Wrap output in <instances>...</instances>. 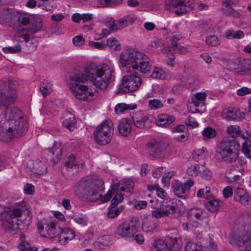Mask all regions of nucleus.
<instances>
[{
  "label": "nucleus",
  "mask_w": 251,
  "mask_h": 251,
  "mask_svg": "<svg viewBox=\"0 0 251 251\" xmlns=\"http://www.w3.org/2000/svg\"><path fill=\"white\" fill-rule=\"evenodd\" d=\"M3 86L0 89V107L11 102L15 98L14 90L11 89V82L5 78L2 80Z\"/></svg>",
  "instance_id": "obj_16"
},
{
  "label": "nucleus",
  "mask_w": 251,
  "mask_h": 251,
  "mask_svg": "<svg viewBox=\"0 0 251 251\" xmlns=\"http://www.w3.org/2000/svg\"><path fill=\"white\" fill-rule=\"evenodd\" d=\"M205 42L207 46L211 47H216L220 44L219 39L215 35L207 36Z\"/></svg>",
  "instance_id": "obj_51"
},
{
  "label": "nucleus",
  "mask_w": 251,
  "mask_h": 251,
  "mask_svg": "<svg viewBox=\"0 0 251 251\" xmlns=\"http://www.w3.org/2000/svg\"><path fill=\"white\" fill-rule=\"evenodd\" d=\"M17 35L19 38H23V41L25 42H28L29 41V27L26 28L25 27H20L17 30Z\"/></svg>",
  "instance_id": "obj_45"
},
{
  "label": "nucleus",
  "mask_w": 251,
  "mask_h": 251,
  "mask_svg": "<svg viewBox=\"0 0 251 251\" xmlns=\"http://www.w3.org/2000/svg\"><path fill=\"white\" fill-rule=\"evenodd\" d=\"M26 172L30 176H40L47 172V165L44 161L37 160L33 163L32 168L28 166L26 168Z\"/></svg>",
  "instance_id": "obj_20"
},
{
  "label": "nucleus",
  "mask_w": 251,
  "mask_h": 251,
  "mask_svg": "<svg viewBox=\"0 0 251 251\" xmlns=\"http://www.w3.org/2000/svg\"><path fill=\"white\" fill-rule=\"evenodd\" d=\"M24 117L21 111L17 107L6 108L0 115V128L6 126L7 123L13 122Z\"/></svg>",
  "instance_id": "obj_14"
},
{
  "label": "nucleus",
  "mask_w": 251,
  "mask_h": 251,
  "mask_svg": "<svg viewBox=\"0 0 251 251\" xmlns=\"http://www.w3.org/2000/svg\"><path fill=\"white\" fill-rule=\"evenodd\" d=\"M165 242L169 245L170 251L177 245V239L176 237H167Z\"/></svg>",
  "instance_id": "obj_62"
},
{
  "label": "nucleus",
  "mask_w": 251,
  "mask_h": 251,
  "mask_svg": "<svg viewBox=\"0 0 251 251\" xmlns=\"http://www.w3.org/2000/svg\"><path fill=\"white\" fill-rule=\"evenodd\" d=\"M222 116L223 119L228 121H235L236 119L240 118L241 115L237 109L229 107L223 111Z\"/></svg>",
  "instance_id": "obj_28"
},
{
  "label": "nucleus",
  "mask_w": 251,
  "mask_h": 251,
  "mask_svg": "<svg viewBox=\"0 0 251 251\" xmlns=\"http://www.w3.org/2000/svg\"><path fill=\"white\" fill-rule=\"evenodd\" d=\"M102 6L114 7L122 3V0H99Z\"/></svg>",
  "instance_id": "obj_52"
},
{
  "label": "nucleus",
  "mask_w": 251,
  "mask_h": 251,
  "mask_svg": "<svg viewBox=\"0 0 251 251\" xmlns=\"http://www.w3.org/2000/svg\"><path fill=\"white\" fill-rule=\"evenodd\" d=\"M75 233L72 229L65 228L61 231L58 235V242L62 245L68 243L75 237Z\"/></svg>",
  "instance_id": "obj_24"
},
{
  "label": "nucleus",
  "mask_w": 251,
  "mask_h": 251,
  "mask_svg": "<svg viewBox=\"0 0 251 251\" xmlns=\"http://www.w3.org/2000/svg\"><path fill=\"white\" fill-rule=\"evenodd\" d=\"M51 160L54 164L57 163L62 157V149L61 146L57 143H54L53 147L49 149Z\"/></svg>",
  "instance_id": "obj_29"
},
{
  "label": "nucleus",
  "mask_w": 251,
  "mask_h": 251,
  "mask_svg": "<svg viewBox=\"0 0 251 251\" xmlns=\"http://www.w3.org/2000/svg\"><path fill=\"white\" fill-rule=\"evenodd\" d=\"M201 177L205 180H209L212 178V174L211 172L204 166L201 165L200 174Z\"/></svg>",
  "instance_id": "obj_55"
},
{
  "label": "nucleus",
  "mask_w": 251,
  "mask_h": 251,
  "mask_svg": "<svg viewBox=\"0 0 251 251\" xmlns=\"http://www.w3.org/2000/svg\"><path fill=\"white\" fill-rule=\"evenodd\" d=\"M42 27V20L39 17H32L28 26L29 32L33 34L40 30Z\"/></svg>",
  "instance_id": "obj_32"
},
{
  "label": "nucleus",
  "mask_w": 251,
  "mask_h": 251,
  "mask_svg": "<svg viewBox=\"0 0 251 251\" xmlns=\"http://www.w3.org/2000/svg\"><path fill=\"white\" fill-rule=\"evenodd\" d=\"M27 123L24 117L7 123L6 126L0 128V139L8 142L13 138L22 136L27 131Z\"/></svg>",
  "instance_id": "obj_7"
},
{
  "label": "nucleus",
  "mask_w": 251,
  "mask_h": 251,
  "mask_svg": "<svg viewBox=\"0 0 251 251\" xmlns=\"http://www.w3.org/2000/svg\"><path fill=\"white\" fill-rule=\"evenodd\" d=\"M165 102V100L162 101L157 99H154L149 101L148 106L152 110H156L162 107Z\"/></svg>",
  "instance_id": "obj_44"
},
{
  "label": "nucleus",
  "mask_w": 251,
  "mask_h": 251,
  "mask_svg": "<svg viewBox=\"0 0 251 251\" xmlns=\"http://www.w3.org/2000/svg\"><path fill=\"white\" fill-rule=\"evenodd\" d=\"M115 69L113 66L103 63L91 65L88 69L90 81L96 87L105 89L115 79Z\"/></svg>",
  "instance_id": "obj_4"
},
{
  "label": "nucleus",
  "mask_w": 251,
  "mask_h": 251,
  "mask_svg": "<svg viewBox=\"0 0 251 251\" xmlns=\"http://www.w3.org/2000/svg\"><path fill=\"white\" fill-rule=\"evenodd\" d=\"M119 133L123 136H127L132 131V123L127 118H123L119 122L117 127Z\"/></svg>",
  "instance_id": "obj_22"
},
{
  "label": "nucleus",
  "mask_w": 251,
  "mask_h": 251,
  "mask_svg": "<svg viewBox=\"0 0 251 251\" xmlns=\"http://www.w3.org/2000/svg\"><path fill=\"white\" fill-rule=\"evenodd\" d=\"M117 205H113V204H111L107 213V216L108 218H115L118 216L125 208L124 205H121L119 207H117Z\"/></svg>",
  "instance_id": "obj_38"
},
{
  "label": "nucleus",
  "mask_w": 251,
  "mask_h": 251,
  "mask_svg": "<svg viewBox=\"0 0 251 251\" xmlns=\"http://www.w3.org/2000/svg\"><path fill=\"white\" fill-rule=\"evenodd\" d=\"M107 45L113 50H121V45L119 42L114 37H110L107 41Z\"/></svg>",
  "instance_id": "obj_48"
},
{
  "label": "nucleus",
  "mask_w": 251,
  "mask_h": 251,
  "mask_svg": "<svg viewBox=\"0 0 251 251\" xmlns=\"http://www.w3.org/2000/svg\"><path fill=\"white\" fill-rule=\"evenodd\" d=\"M113 124L110 120H106L98 126L95 129V139L100 145H105L111 140L113 132Z\"/></svg>",
  "instance_id": "obj_9"
},
{
  "label": "nucleus",
  "mask_w": 251,
  "mask_h": 251,
  "mask_svg": "<svg viewBox=\"0 0 251 251\" xmlns=\"http://www.w3.org/2000/svg\"><path fill=\"white\" fill-rule=\"evenodd\" d=\"M191 103L195 106V110L192 111L193 113L200 112L205 109L203 102L199 101L194 98H191Z\"/></svg>",
  "instance_id": "obj_54"
},
{
  "label": "nucleus",
  "mask_w": 251,
  "mask_h": 251,
  "mask_svg": "<svg viewBox=\"0 0 251 251\" xmlns=\"http://www.w3.org/2000/svg\"><path fill=\"white\" fill-rule=\"evenodd\" d=\"M151 76L154 79L161 80L167 79L169 77L166 72L162 68L157 67L153 68Z\"/></svg>",
  "instance_id": "obj_33"
},
{
  "label": "nucleus",
  "mask_w": 251,
  "mask_h": 251,
  "mask_svg": "<svg viewBox=\"0 0 251 251\" xmlns=\"http://www.w3.org/2000/svg\"><path fill=\"white\" fill-rule=\"evenodd\" d=\"M90 79L88 76V71L86 74L76 72L74 73V75L70 78L69 88L73 95L77 99L82 101H91L94 95L91 92L86 84Z\"/></svg>",
  "instance_id": "obj_5"
},
{
  "label": "nucleus",
  "mask_w": 251,
  "mask_h": 251,
  "mask_svg": "<svg viewBox=\"0 0 251 251\" xmlns=\"http://www.w3.org/2000/svg\"><path fill=\"white\" fill-rule=\"evenodd\" d=\"M113 185L115 189H119L120 191L125 192L126 196L128 197L133 192L134 183L130 179H125Z\"/></svg>",
  "instance_id": "obj_21"
},
{
  "label": "nucleus",
  "mask_w": 251,
  "mask_h": 251,
  "mask_svg": "<svg viewBox=\"0 0 251 251\" xmlns=\"http://www.w3.org/2000/svg\"><path fill=\"white\" fill-rule=\"evenodd\" d=\"M229 241L233 247L241 251H251V214L248 224L230 232Z\"/></svg>",
  "instance_id": "obj_6"
},
{
  "label": "nucleus",
  "mask_w": 251,
  "mask_h": 251,
  "mask_svg": "<svg viewBox=\"0 0 251 251\" xmlns=\"http://www.w3.org/2000/svg\"><path fill=\"white\" fill-rule=\"evenodd\" d=\"M70 116L65 119L62 122V126L70 131H72L75 127L76 121L74 115L69 114Z\"/></svg>",
  "instance_id": "obj_37"
},
{
  "label": "nucleus",
  "mask_w": 251,
  "mask_h": 251,
  "mask_svg": "<svg viewBox=\"0 0 251 251\" xmlns=\"http://www.w3.org/2000/svg\"><path fill=\"white\" fill-rule=\"evenodd\" d=\"M136 19V17L133 14L126 15L117 20V24L119 30L122 29L133 24Z\"/></svg>",
  "instance_id": "obj_26"
},
{
  "label": "nucleus",
  "mask_w": 251,
  "mask_h": 251,
  "mask_svg": "<svg viewBox=\"0 0 251 251\" xmlns=\"http://www.w3.org/2000/svg\"><path fill=\"white\" fill-rule=\"evenodd\" d=\"M32 17V16L28 13L19 11H16L15 15V19L19 24L23 25H26L28 24H29Z\"/></svg>",
  "instance_id": "obj_35"
},
{
  "label": "nucleus",
  "mask_w": 251,
  "mask_h": 251,
  "mask_svg": "<svg viewBox=\"0 0 251 251\" xmlns=\"http://www.w3.org/2000/svg\"><path fill=\"white\" fill-rule=\"evenodd\" d=\"M221 204H222V201L218 199L214 198L208 199L205 203V207L208 211L214 213L218 210Z\"/></svg>",
  "instance_id": "obj_30"
},
{
  "label": "nucleus",
  "mask_w": 251,
  "mask_h": 251,
  "mask_svg": "<svg viewBox=\"0 0 251 251\" xmlns=\"http://www.w3.org/2000/svg\"><path fill=\"white\" fill-rule=\"evenodd\" d=\"M151 116L145 115L142 111L135 112L132 117V120L134 125L140 129L149 128L152 123Z\"/></svg>",
  "instance_id": "obj_18"
},
{
  "label": "nucleus",
  "mask_w": 251,
  "mask_h": 251,
  "mask_svg": "<svg viewBox=\"0 0 251 251\" xmlns=\"http://www.w3.org/2000/svg\"><path fill=\"white\" fill-rule=\"evenodd\" d=\"M50 82L47 80H44L40 86V91L44 97H46L50 93L49 87L50 86Z\"/></svg>",
  "instance_id": "obj_56"
},
{
  "label": "nucleus",
  "mask_w": 251,
  "mask_h": 251,
  "mask_svg": "<svg viewBox=\"0 0 251 251\" xmlns=\"http://www.w3.org/2000/svg\"><path fill=\"white\" fill-rule=\"evenodd\" d=\"M238 147L234 140H223L216 149V154L219 155L226 163H232L238 157Z\"/></svg>",
  "instance_id": "obj_8"
},
{
  "label": "nucleus",
  "mask_w": 251,
  "mask_h": 251,
  "mask_svg": "<svg viewBox=\"0 0 251 251\" xmlns=\"http://www.w3.org/2000/svg\"><path fill=\"white\" fill-rule=\"evenodd\" d=\"M203 211L198 208L191 209L188 213V220L190 224L195 227L199 226L198 220L201 219Z\"/></svg>",
  "instance_id": "obj_25"
},
{
  "label": "nucleus",
  "mask_w": 251,
  "mask_h": 251,
  "mask_svg": "<svg viewBox=\"0 0 251 251\" xmlns=\"http://www.w3.org/2000/svg\"><path fill=\"white\" fill-rule=\"evenodd\" d=\"M18 248L20 251H37V248L35 247H30L28 242L22 240L19 244Z\"/></svg>",
  "instance_id": "obj_53"
},
{
  "label": "nucleus",
  "mask_w": 251,
  "mask_h": 251,
  "mask_svg": "<svg viewBox=\"0 0 251 251\" xmlns=\"http://www.w3.org/2000/svg\"><path fill=\"white\" fill-rule=\"evenodd\" d=\"M169 245L165 241L158 240L155 241L153 244L152 251H170Z\"/></svg>",
  "instance_id": "obj_39"
},
{
  "label": "nucleus",
  "mask_w": 251,
  "mask_h": 251,
  "mask_svg": "<svg viewBox=\"0 0 251 251\" xmlns=\"http://www.w3.org/2000/svg\"><path fill=\"white\" fill-rule=\"evenodd\" d=\"M135 73H130L123 77L121 83L118 86V93H130L138 89L142 83V79Z\"/></svg>",
  "instance_id": "obj_10"
},
{
  "label": "nucleus",
  "mask_w": 251,
  "mask_h": 251,
  "mask_svg": "<svg viewBox=\"0 0 251 251\" xmlns=\"http://www.w3.org/2000/svg\"><path fill=\"white\" fill-rule=\"evenodd\" d=\"M244 36V32L240 30H229L226 32V37L228 39H241Z\"/></svg>",
  "instance_id": "obj_43"
},
{
  "label": "nucleus",
  "mask_w": 251,
  "mask_h": 251,
  "mask_svg": "<svg viewBox=\"0 0 251 251\" xmlns=\"http://www.w3.org/2000/svg\"><path fill=\"white\" fill-rule=\"evenodd\" d=\"M73 220L77 223L82 225H86L87 220L82 214L74 215L72 217Z\"/></svg>",
  "instance_id": "obj_61"
},
{
  "label": "nucleus",
  "mask_w": 251,
  "mask_h": 251,
  "mask_svg": "<svg viewBox=\"0 0 251 251\" xmlns=\"http://www.w3.org/2000/svg\"><path fill=\"white\" fill-rule=\"evenodd\" d=\"M210 237L207 236L204 237L201 240L197 239V242L194 243L195 245H198V246L201 247V250L206 251H207V247L208 244V242L210 239Z\"/></svg>",
  "instance_id": "obj_58"
},
{
  "label": "nucleus",
  "mask_w": 251,
  "mask_h": 251,
  "mask_svg": "<svg viewBox=\"0 0 251 251\" xmlns=\"http://www.w3.org/2000/svg\"><path fill=\"white\" fill-rule=\"evenodd\" d=\"M16 11L9 9H4L0 12V22L5 23L11 21L14 18Z\"/></svg>",
  "instance_id": "obj_36"
},
{
  "label": "nucleus",
  "mask_w": 251,
  "mask_h": 251,
  "mask_svg": "<svg viewBox=\"0 0 251 251\" xmlns=\"http://www.w3.org/2000/svg\"><path fill=\"white\" fill-rule=\"evenodd\" d=\"M222 12L225 15L234 18H238L240 15L238 12L232 8L231 4H222Z\"/></svg>",
  "instance_id": "obj_40"
},
{
  "label": "nucleus",
  "mask_w": 251,
  "mask_h": 251,
  "mask_svg": "<svg viewBox=\"0 0 251 251\" xmlns=\"http://www.w3.org/2000/svg\"><path fill=\"white\" fill-rule=\"evenodd\" d=\"M195 5L194 0H166L165 8L177 15H180L192 9Z\"/></svg>",
  "instance_id": "obj_11"
},
{
  "label": "nucleus",
  "mask_w": 251,
  "mask_h": 251,
  "mask_svg": "<svg viewBox=\"0 0 251 251\" xmlns=\"http://www.w3.org/2000/svg\"><path fill=\"white\" fill-rule=\"evenodd\" d=\"M155 227V223L151 220L145 219L143 220L142 228L144 231L146 232H150L153 230Z\"/></svg>",
  "instance_id": "obj_46"
},
{
  "label": "nucleus",
  "mask_w": 251,
  "mask_h": 251,
  "mask_svg": "<svg viewBox=\"0 0 251 251\" xmlns=\"http://www.w3.org/2000/svg\"><path fill=\"white\" fill-rule=\"evenodd\" d=\"M37 227L42 236L50 238L58 236L61 231V228L55 220L45 223L39 222Z\"/></svg>",
  "instance_id": "obj_13"
},
{
  "label": "nucleus",
  "mask_w": 251,
  "mask_h": 251,
  "mask_svg": "<svg viewBox=\"0 0 251 251\" xmlns=\"http://www.w3.org/2000/svg\"><path fill=\"white\" fill-rule=\"evenodd\" d=\"M136 108V104L119 103L116 105L115 111L117 114H121L126 110H132Z\"/></svg>",
  "instance_id": "obj_41"
},
{
  "label": "nucleus",
  "mask_w": 251,
  "mask_h": 251,
  "mask_svg": "<svg viewBox=\"0 0 251 251\" xmlns=\"http://www.w3.org/2000/svg\"><path fill=\"white\" fill-rule=\"evenodd\" d=\"M168 144L160 141H151L148 144L147 151L150 156L163 158L166 155Z\"/></svg>",
  "instance_id": "obj_15"
},
{
  "label": "nucleus",
  "mask_w": 251,
  "mask_h": 251,
  "mask_svg": "<svg viewBox=\"0 0 251 251\" xmlns=\"http://www.w3.org/2000/svg\"><path fill=\"white\" fill-rule=\"evenodd\" d=\"M239 182L233 183L234 199L236 201L239 202L242 205H249L251 204V197L241 187L242 180L239 179Z\"/></svg>",
  "instance_id": "obj_17"
},
{
  "label": "nucleus",
  "mask_w": 251,
  "mask_h": 251,
  "mask_svg": "<svg viewBox=\"0 0 251 251\" xmlns=\"http://www.w3.org/2000/svg\"><path fill=\"white\" fill-rule=\"evenodd\" d=\"M176 203L173 202H167L165 205H163L162 209L165 216H169L172 218L175 217L176 210Z\"/></svg>",
  "instance_id": "obj_34"
},
{
  "label": "nucleus",
  "mask_w": 251,
  "mask_h": 251,
  "mask_svg": "<svg viewBox=\"0 0 251 251\" xmlns=\"http://www.w3.org/2000/svg\"><path fill=\"white\" fill-rule=\"evenodd\" d=\"M175 120V118L173 116L168 114H162L158 117L156 125L158 126H166L172 124Z\"/></svg>",
  "instance_id": "obj_31"
},
{
  "label": "nucleus",
  "mask_w": 251,
  "mask_h": 251,
  "mask_svg": "<svg viewBox=\"0 0 251 251\" xmlns=\"http://www.w3.org/2000/svg\"><path fill=\"white\" fill-rule=\"evenodd\" d=\"M32 219L25 201L16 203L0 211V221L2 228L11 234L26 230Z\"/></svg>",
  "instance_id": "obj_1"
},
{
  "label": "nucleus",
  "mask_w": 251,
  "mask_h": 251,
  "mask_svg": "<svg viewBox=\"0 0 251 251\" xmlns=\"http://www.w3.org/2000/svg\"><path fill=\"white\" fill-rule=\"evenodd\" d=\"M197 195L200 198L209 199V198L212 196V194L210 192V188L206 186L204 188L200 189L198 191Z\"/></svg>",
  "instance_id": "obj_50"
},
{
  "label": "nucleus",
  "mask_w": 251,
  "mask_h": 251,
  "mask_svg": "<svg viewBox=\"0 0 251 251\" xmlns=\"http://www.w3.org/2000/svg\"><path fill=\"white\" fill-rule=\"evenodd\" d=\"M185 123L188 126L192 127H196L199 126L198 123L196 121L195 118L190 116L186 119Z\"/></svg>",
  "instance_id": "obj_64"
},
{
  "label": "nucleus",
  "mask_w": 251,
  "mask_h": 251,
  "mask_svg": "<svg viewBox=\"0 0 251 251\" xmlns=\"http://www.w3.org/2000/svg\"><path fill=\"white\" fill-rule=\"evenodd\" d=\"M105 25L112 31H116L119 30L117 24V20H114L113 18L106 19L105 21Z\"/></svg>",
  "instance_id": "obj_57"
},
{
  "label": "nucleus",
  "mask_w": 251,
  "mask_h": 251,
  "mask_svg": "<svg viewBox=\"0 0 251 251\" xmlns=\"http://www.w3.org/2000/svg\"><path fill=\"white\" fill-rule=\"evenodd\" d=\"M21 49V46L18 45L12 47H9L3 48L2 50L4 53H16L20 52Z\"/></svg>",
  "instance_id": "obj_59"
},
{
  "label": "nucleus",
  "mask_w": 251,
  "mask_h": 251,
  "mask_svg": "<svg viewBox=\"0 0 251 251\" xmlns=\"http://www.w3.org/2000/svg\"><path fill=\"white\" fill-rule=\"evenodd\" d=\"M243 74L251 75V60H248L246 65L244 66L241 71Z\"/></svg>",
  "instance_id": "obj_63"
},
{
  "label": "nucleus",
  "mask_w": 251,
  "mask_h": 251,
  "mask_svg": "<svg viewBox=\"0 0 251 251\" xmlns=\"http://www.w3.org/2000/svg\"><path fill=\"white\" fill-rule=\"evenodd\" d=\"M120 63L123 70L129 73L138 71L143 74L150 72L151 64L149 58L142 52L126 50L120 53Z\"/></svg>",
  "instance_id": "obj_2"
},
{
  "label": "nucleus",
  "mask_w": 251,
  "mask_h": 251,
  "mask_svg": "<svg viewBox=\"0 0 251 251\" xmlns=\"http://www.w3.org/2000/svg\"><path fill=\"white\" fill-rule=\"evenodd\" d=\"M115 188H114V185H113L111 186L110 189L104 196L101 195L100 201L102 203L108 201L112 197L113 199L111 201V204L113 205H117L123 201L124 194H122V191H120L119 189H116Z\"/></svg>",
  "instance_id": "obj_19"
},
{
  "label": "nucleus",
  "mask_w": 251,
  "mask_h": 251,
  "mask_svg": "<svg viewBox=\"0 0 251 251\" xmlns=\"http://www.w3.org/2000/svg\"><path fill=\"white\" fill-rule=\"evenodd\" d=\"M247 137L242 145V151L245 155L251 159V140Z\"/></svg>",
  "instance_id": "obj_42"
},
{
  "label": "nucleus",
  "mask_w": 251,
  "mask_h": 251,
  "mask_svg": "<svg viewBox=\"0 0 251 251\" xmlns=\"http://www.w3.org/2000/svg\"><path fill=\"white\" fill-rule=\"evenodd\" d=\"M201 165L194 164L190 166L187 170V174L190 176H197L200 174Z\"/></svg>",
  "instance_id": "obj_49"
},
{
  "label": "nucleus",
  "mask_w": 251,
  "mask_h": 251,
  "mask_svg": "<svg viewBox=\"0 0 251 251\" xmlns=\"http://www.w3.org/2000/svg\"><path fill=\"white\" fill-rule=\"evenodd\" d=\"M139 226V219L135 217H133L130 220L126 221L120 224L118 226L116 233L122 237H131L137 231Z\"/></svg>",
  "instance_id": "obj_12"
},
{
  "label": "nucleus",
  "mask_w": 251,
  "mask_h": 251,
  "mask_svg": "<svg viewBox=\"0 0 251 251\" xmlns=\"http://www.w3.org/2000/svg\"><path fill=\"white\" fill-rule=\"evenodd\" d=\"M103 183L101 180L94 181L87 176L76 182L74 187L75 194L81 200L95 201L100 199L103 190Z\"/></svg>",
  "instance_id": "obj_3"
},
{
  "label": "nucleus",
  "mask_w": 251,
  "mask_h": 251,
  "mask_svg": "<svg viewBox=\"0 0 251 251\" xmlns=\"http://www.w3.org/2000/svg\"><path fill=\"white\" fill-rule=\"evenodd\" d=\"M194 185V181L192 179H189L183 183L179 184L176 187L174 186V191L176 196L181 198L187 191L190 190V188Z\"/></svg>",
  "instance_id": "obj_23"
},
{
  "label": "nucleus",
  "mask_w": 251,
  "mask_h": 251,
  "mask_svg": "<svg viewBox=\"0 0 251 251\" xmlns=\"http://www.w3.org/2000/svg\"><path fill=\"white\" fill-rule=\"evenodd\" d=\"M65 165L66 167L72 168L76 166L77 164L75 161V157L73 155H71L66 157L65 159Z\"/></svg>",
  "instance_id": "obj_60"
},
{
  "label": "nucleus",
  "mask_w": 251,
  "mask_h": 251,
  "mask_svg": "<svg viewBox=\"0 0 251 251\" xmlns=\"http://www.w3.org/2000/svg\"><path fill=\"white\" fill-rule=\"evenodd\" d=\"M216 134V131L210 127L204 128L202 132L203 139L205 141L214 138Z\"/></svg>",
  "instance_id": "obj_47"
},
{
  "label": "nucleus",
  "mask_w": 251,
  "mask_h": 251,
  "mask_svg": "<svg viewBox=\"0 0 251 251\" xmlns=\"http://www.w3.org/2000/svg\"><path fill=\"white\" fill-rule=\"evenodd\" d=\"M226 132L229 134L232 137L236 138L240 135L243 139L247 137H251V133L246 131V135L245 133L241 134V130L240 127L237 125H231L226 129Z\"/></svg>",
  "instance_id": "obj_27"
}]
</instances>
